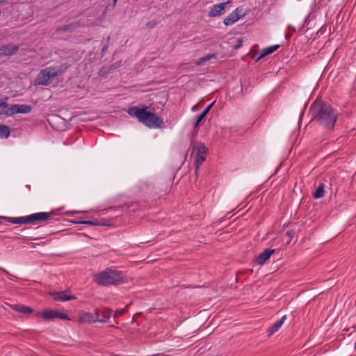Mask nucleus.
<instances>
[{"instance_id":"20e7f679","label":"nucleus","mask_w":356,"mask_h":356,"mask_svg":"<svg viewBox=\"0 0 356 356\" xmlns=\"http://www.w3.org/2000/svg\"><path fill=\"white\" fill-rule=\"evenodd\" d=\"M93 280L99 286L116 285L123 282V275L121 271L108 268L93 275Z\"/></svg>"},{"instance_id":"dca6fc26","label":"nucleus","mask_w":356,"mask_h":356,"mask_svg":"<svg viewBox=\"0 0 356 356\" xmlns=\"http://www.w3.org/2000/svg\"><path fill=\"white\" fill-rule=\"evenodd\" d=\"M280 47L279 45H273V46H270L268 47H266V48H264L261 51V54H260V56L258 57L257 58V60H260L261 58L265 57L267 55H269L272 53H273L274 51H275L278 48Z\"/></svg>"},{"instance_id":"f257e3e1","label":"nucleus","mask_w":356,"mask_h":356,"mask_svg":"<svg viewBox=\"0 0 356 356\" xmlns=\"http://www.w3.org/2000/svg\"><path fill=\"white\" fill-rule=\"evenodd\" d=\"M313 120L323 127L332 129L337 120V112L330 105L321 100H316L310 108Z\"/></svg>"},{"instance_id":"ddd939ff","label":"nucleus","mask_w":356,"mask_h":356,"mask_svg":"<svg viewBox=\"0 0 356 356\" xmlns=\"http://www.w3.org/2000/svg\"><path fill=\"white\" fill-rule=\"evenodd\" d=\"M286 319V316L284 315L283 316L279 321H276L275 323H274L272 326H270L267 332H268V335L269 337L272 336L273 334H274L277 331H278V330L281 327V326L283 325L284 321Z\"/></svg>"},{"instance_id":"393cba45","label":"nucleus","mask_w":356,"mask_h":356,"mask_svg":"<svg viewBox=\"0 0 356 356\" xmlns=\"http://www.w3.org/2000/svg\"><path fill=\"white\" fill-rule=\"evenodd\" d=\"M72 28H73V25L70 24L65 25L63 27L58 28L56 31L58 33L63 32V31H72Z\"/></svg>"},{"instance_id":"412c9836","label":"nucleus","mask_w":356,"mask_h":356,"mask_svg":"<svg viewBox=\"0 0 356 356\" xmlns=\"http://www.w3.org/2000/svg\"><path fill=\"white\" fill-rule=\"evenodd\" d=\"M17 113H28L31 111V106L27 104H17Z\"/></svg>"},{"instance_id":"c85d7f7f","label":"nucleus","mask_w":356,"mask_h":356,"mask_svg":"<svg viewBox=\"0 0 356 356\" xmlns=\"http://www.w3.org/2000/svg\"><path fill=\"white\" fill-rule=\"evenodd\" d=\"M109 40H110V37H108L106 44H104V45L102 48V53H104L107 51V49L108 48V45H109Z\"/></svg>"},{"instance_id":"473e14b6","label":"nucleus","mask_w":356,"mask_h":356,"mask_svg":"<svg viewBox=\"0 0 356 356\" xmlns=\"http://www.w3.org/2000/svg\"><path fill=\"white\" fill-rule=\"evenodd\" d=\"M7 107V103L6 100H3L0 99V108H6Z\"/></svg>"},{"instance_id":"f704fd0d","label":"nucleus","mask_w":356,"mask_h":356,"mask_svg":"<svg viewBox=\"0 0 356 356\" xmlns=\"http://www.w3.org/2000/svg\"><path fill=\"white\" fill-rule=\"evenodd\" d=\"M26 188H27L29 191L31 190V186L29 184L26 185Z\"/></svg>"},{"instance_id":"cd10ccee","label":"nucleus","mask_w":356,"mask_h":356,"mask_svg":"<svg viewBox=\"0 0 356 356\" xmlns=\"http://www.w3.org/2000/svg\"><path fill=\"white\" fill-rule=\"evenodd\" d=\"M156 24H157V23L155 20H152V21L148 22L146 24V26L148 29H153L154 27H155L156 26Z\"/></svg>"},{"instance_id":"aec40b11","label":"nucleus","mask_w":356,"mask_h":356,"mask_svg":"<svg viewBox=\"0 0 356 356\" xmlns=\"http://www.w3.org/2000/svg\"><path fill=\"white\" fill-rule=\"evenodd\" d=\"M17 104H13L10 107H6L5 108L6 110L3 112H0V115L2 113L6 115H12L15 113H17Z\"/></svg>"},{"instance_id":"2f4dec72","label":"nucleus","mask_w":356,"mask_h":356,"mask_svg":"<svg viewBox=\"0 0 356 356\" xmlns=\"http://www.w3.org/2000/svg\"><path fill=\"white\" fill-rule=\"evenodd\" d=\"M242 45H243V40L239 39L237 40V43L235 45L234 49H238L241 48L242 47Z\"/></svg>"},{"instance_id":"bb28decb","label":"nucleus","mask_w":356,"mask_h":356,"mask_svg":"<svg viewBox=\"0 0 356 356\" xmlns=\"http://www.w3.org/2000/svg\"><path fill=\"white\" fill-rule=\"evenodd\" d=\"M124 313H125V309H122L120 311L113 312L112 315L114 318H118V317L122 316Z\"/></svg>"},{"instance_id":"72a5a7b5","label":"nucleus","mask_w":356,"mask_h":356,"mask_svg":"<svg viewBox=\"0 0 356 356\" xmlns=\"http://www.w3.org/2000/svg\"><path fill=\"white\" fill-rule=\"evenodd\" d=\"M197 110H198V108H197V106H193L192 107V108H191V111H192L193 112L197 111Z\"/></svg>"},{"instance_id":"9b49d317","label":"nucleus","mask_w":356,"mask_h":356,"mask_svg":"<svg viewBox=\"0 0 356 356\" xmlns=\"http://www.w3.org/2000/svg\"><path fill=\"white\" fill-rule=\"evenodd\" d=\"M275 252V250L266 249L261 252L255 259V262L259 265H263L268 261L270 256Z\"/></svg>"},{"instance_id":"1a4fd4ad","label":"nucleus","mask_w":356,"mask_h":356,"mask_svg":"<svg viewBox=\"0 0 356 356\" xmlns=\"http://www.w3.org/2000/svg\"><path fill=\"white\" fill-rule=\"evenodd\" d=\"M231 3L230 1L220 3L214 5L209 12V17L220 16L223 13V10L226 6Z\"/></svg>"},{"instance_id":"6e6552de","label":"nucleus","mask_w":356,"mask_h":356,"mask_svg":"<svg viewBox=\"0 0 356 356\" xmlns=\"http://www.w3.org/2000/svg\"><path fill=\"white\" fill-rule=\"evenodd\" d=\"M79 321L82 323H95L99 321V310L95 309V313L85 312L79 316Z\"/></svg>"},{"instance_id":"f03ea898","label":"nucleus","mask_w":356,"mask_h":356,"mask_svg":"<svg viewBox=\"0 0 356 356\" xmlns=\"http://www.w3.org/2000/svg\"><path fill=\"white\" fill-rule=\"evenodd\" d=\"M148 107L138 108L131 106L128 110L131 116L136 117L140 122L149 129H162L164 126L163 119L154 113L148 111Z\"/></svg>"},{"instance_id":"c756f323","label":"nucleus","mask_w":356,"mask_h":356,"mask_svg":"<svg viewBox=\"0 0 356 356\" xmlns=\"http://www.w3.org/2000/svg\"><path fill=\"white\" fill-rule=\"evenodd\" d=\"M213 104V102L211 103V104H209L204 111L203 112L201 113L202 115H203L204 116H206L207 115V113H209V111H210V109L211 108Z\"/></svg>"},{"instance_id":"0eeeda50","label":"nucleus","mask_w":356,"mask_h":356,"mask_svg":"<svg viewBox=\"0 0 356 356\" xmlns=\"http://www.w3.org/2000/svg\"><path fill=\"white\" fill-rule=\"evenodd\" d=\"M35 316L38 319L42 318L45 321H54L56 318L68 319L67 314L54 309H45L42 312H37Z\"/></svg>"},{"instance_id":"c9c22d12","label":"nucleus","mask_w":356,"mask_h":356,"mask_svg":"<svg viewBox=\"0 0 356 356\" xmlns=\"http://www.w3.org/2000/svg\"><path fill=\"white\" fill-rule=\"evenodd\" d=\"M290 37H291V35H290V34H286V39H289V38H290Z\"/></svg>"},{"instance_id":"e433bc0d","label":"nucleus","mask_w":356,"mask_h":356,"mask_svg":"<svg viewBox=\"0 0 356 356\" xmlns=\"http://www.w3.org/2000/svg\"><path fill=\"white\" fill-rule=\"evenodd\" d=\"M286 234L289 236H291V233L290 232H287Z\"/></svg>"},{"instance_id":"a211bd4d","label":"nucleus","mask_w":356,"mask_h":356,"mask_svg":"<svg viewBox=\"0 0 356 356\" xmlns=\"http://www.w3.org/2000/svg\"><path fill=\"white\" fill-rule=\"evenodd\" d=\"M113 311L110 309H108V308H105L104 309V310L102 311V318H99V321L98 322H100V323H106L108 321V320L109 319V318L113 316Z\"/></svg>"},{"instance_id":"f8f14e48","label":"nucleus","mask_w":356,"mask_h":356,"mask_svg":"<svg viewBox=\"0 0 356 356\" xmlns=\"http://www.w3.org/2000/svg\"><path fill=\"white\" fill-rule=\"evenodd\" d=\"M51 296L56 301L65 302L76 299L74 296L68 294L66 291L54 292Z\"/></svg>"},{"instance_id":"f3484780","label":"nucleus","mask_w":356,"mask_h":356,"mask_svg":"<svg viewBox=\"0 0 356 356\" xmlns=\"http://www.w3.org/2000/svg\"><path fill=\"white\" fill-rule=\"evenodd\" d=\"M325 195V184L321 183L316 190L313 192L312 196L314 199H320Z\"/></svg>"},{"instance_id":"58836bf2","label":"nucleus","mask_w":356,"mask_h":356,"mask_svg":"<svg viewBox=\"0 0 356 356\" xmlns=\"http://www.w3.org/2000/svg\"><path fill=\"white\" fill-rule=\"evenodd\" d=\"M354 348L356 350V342L355 343Z\"/></svg>"},{"instance_id":"4be33fe9","label":"nucleus","mask_w":356,"mask_h":356,"mask_svg":"<svg viewBox=\"0 0 356 356\" xmlns=\"http://www.w3.org/2000/svg\"><path fill=\"white\" fill-rule=\"evenodd\" d=\"M215 58V54H209L206 56H204V57H202L200 58L198 61L197 62V65H202L203 63L210 60L211 58Z\"/></svg>"},{"instance_id":"2eb2a0df","label":"nucleus","mask_w":356,"mask_h":356,"mask_svg":"<svg viewBox=\"0 0 356 356\" xmlns=\"http://www.w3.org/2000/svg\"><path fill=\"white\" fill-rule=\"evenodd\" d=\"M11 309L14 311L25 314H31L33 312V309L31 307L21 304L13 305H11Z\"/></svg>"},{"instance_id":"ea45409f","label":"nucleus","mask_w":356,"mask_h":356,"mask_svg":"<svg viewBox=\"0 0 356 356\" xmlns=\"http://www.w3.org/2000/svg\"><path fill=\"white\" fill-rule=\"evenodd\" d=\"M3 2V1H0V5Z\"/></svg>"},{"instance_id":"39448f33","label":"nucleus","mask_w":356,"mask_h":356,"mask_svg":"<svg viewBox=\"0 0 356 356\" xmlns=\"http://www.w3.org/2000/svg\"><path fill=\"white\" fill-rule=\"evenodd\" d=\"M67 68V66H50L42 70L35 79V84L48 86L54 77L63 73Z\"/></svg>"},{"instance_id":"5701e85b","label":"nucleus","mask_w":356,"mask_h":356,"mask_svg":"<svg viewBox=\"0 0 356 356\" xmlns=\"http://www.w3.org/2000/svg\"><path fill=\"white\" fill-rule=\"evenodd\" d=\"M205 118V116H204L202 114H200V115H196L195 118H194V124H193V127L194 128L197 129L199 126V124L200 123V122Z\"/></svg>"},{"instance_id":"6ab92c4d","label":"nucleus","mask_w":356,"mask_h":356,"mask_svg":"<svg viewBox=\"0 0 356 356\" xmlns=\"http://www.w3.org/2000/svg\"><path fill=\"white\" fill-rule=\"evenodd\" d=\"M10 134V127L0 124V138H8Z\"/></svg>"},{"instance_id":"b1692460","label":"nucleus","mask_w":356,"mask_h":356,"mask_svg":"<svg viewBox=\"0 0 356 356\" xmlns=\"http://www.w3.org/2000/svg\"><path fill=\"white\" fill-rule=\"evenodd\" d=\"M111 71L110 66H103L99 71V75L101 76H105Z\"/></svg>"},{"instance_id":"423d86ee","label":"nucleus","mask_w":356,"mask_h":356,"mask_svg":"<svg viewBox=\"0 0 356 356\" xmlns=\"http://www.w3.org/2000/svg\"><path fill=\"white\" fill-rule=\"evenodd\" d=\"M191 147H192L191 156L194 157V166L195 172H197L198 168L200 165L205 161L206 154L208 149L205 145L201 142L191 143Z\"/></svg>"},{"instance_id":"a878e982","label":"nucleus","mask_w":356,"mask_h":356,"mask_svg":"<svg viewBox=\"0 0 356 356\" xmlns=\"http://www.w3.org/2000/svg\"><path fill=\"white\" fill-rule=\"evenodd\" d=\"M81 224L90 225H104L103 223H99L97 220H86L79 222Z\"/></svg>"},{"instance_id":"a19ab883","label":"nucleus","mask_w":356,"mask_h":356,"mask_svg":"<svg viewBox=\"0 0 356 356\" xmlns=\"http://www.w3.org/2000/svg\"><path fill=\"white\" fill-rule=\"evenodd\" d=\"M2 225V223L0 222V225Z\"/></svg>"},{"instance_id":"7ed1b4c3","label":"nucleus","mask_w":356,"mask_h":356,"mask_svg":"<svg viewBox=\"0 0 356 356\" xmlns=\"http://www.w3.org/2000/svg\"><path fill=\"white\" fill-rule=\"evenodd\" d=\"M56 213L51 212H38L26 216L21 217H4V219L13 224H27L35 225L44 222H51Z\"/></svg>"},{"instance_id":"4c0bfd02","label":"nucleus","mask_w":356,"mask_h":356,"mask_svg":"<svg viewBox=\"0 0 356 356\" xmlns=\"http://www.w3.org/2000/svg\"><path fill=\"white\" fill-rule=\"evenodd\" d=\"M116 2H117V0H113L114 5L116 3Z\"/></svg>"},{"instance_id":"7c9ffc66","label":"nucleus","mask_w":356,"mask_h":356,"mask_svg":"<svg viewBox=\"0 0 356 356\" xmlns=\"http://www.w3.org/2000/svg\"><path fill=\"white\" fill-rule=\"evenodd\" d=\"M121 65V61H119V62H116L112 65H110V67H111V70H113V69H115V68H118Z\"/></svg>"},{"instance_id":"4468645a","label":"nucleus","mask_w":356,"mask_h":356,"mask_svg":"<svg viewBox=\"0 0 356 356\" xmlns=\"http://www.w3.org/2000/svg\"><path fill=\"white\" fill-rule=\"evenodd\" d=\"M238 8L232 11L227 17L224 19V24L226 26H230L236 22L238 19V15L237 13Z\"/></svg>"},{"instance_id":"9d476101","label":"nucleus","mask_w":356,"mask_h":356,"mask_svg":"<svg viewBox=\"0 0 356 356\" xmlns=\"http://www.w3.org/2000/svg\"><path fill=\"white\" fill-rule=\"evenodd\" d=\"M19 49L18 46L8 44L0 47V56H8L15 54Z\"/></svg>"}]
</instances>
